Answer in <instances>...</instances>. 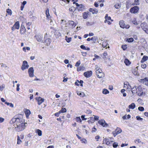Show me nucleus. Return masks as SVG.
Masks as SVG:
<instances>
[{
  "instance_id": "f03ea898",
  "label": "nucleus",
  "mask_w": 148,
  "mask_h": 148,
  "mask_svg": "<svg viewBox=\"0 0 148 148\" xmlns=\"http://www.w3.org/2000/svg\"><path fill=\"white\" fill-rule=\"evenodd\" d=\"M139 10V8L137 6H134V7L132 8L130 10V12L133 13H136L138 12Z\"/></svg>"
},
{
  "instance_id": "4d7b16f0",
  "label": "nucleus",
  "mask_w": 148,
  "mask_h": 148,
  "mask_svg": "<svg viewBox=\"0 0 148 148\" xmlns=\"http://www.w3.org/2000/svg\"><path fill=\"white\" fill-rule=\"evenodd\" d=\"M107 20H111V21H113V20H112L111 19V18L110 16H108L105 19V20L104 22L105 23H106V21H107Z\"/></svg>"
},
{
  "instance_id": "6ab92c4d",
  "label": "nucleus",
  "mask_w": 148,
  "mask_h": 148,
  "mask_svg": "<svg viewBox=\"0 0 148 148\" xmlns=\"http://www.w3.org/2000/svg\"><path fill=\"white\" fill-rule=\"evenodd\" d=\"M27 125V123H24L23 122L21 124L20 127H19V128H21L22 129H25V127H26Z\"/></svg>"
},
{
  "instance_id": "20e7f679",
  "label": "nucleus",
  "mask_w": 148,
  "mask_h": 148,
  "mask_svg": "<svg viewBox=\"0 0 148 148\" xmlns=\"http://www.w3.org/2000/svg\"><path fill=\"white\" fill-rule=\"evenodd\" d=\"M99 124L101 125L103 127H106L108 125V124L104 120L101 119L99 120L98 122Z\"/></svg>"
},
{
  "instance_id": "3c124183",
  "label": "nucleus",
  "mask_w": 148,
  "mask_h": 148,
  "mask_svg": "<svg viewBox=\"0 0 148 148\" xmlns=\"http://www.w3.org/2000/svg\"><path fill=\"white\" fill-rule=\"evenodd\" d=\"M136 118L137 120L140 121H142L143 120V119L140 117V116H136Z\"/></svg>"
},
{
  "instance_id": "37998d69",
  "label": "nucleus",
  "mask_w": 148,
  "mask_h": 148,
  "mask_svg": "<svg viewBox=\"0 0 148 148\" xmlns=\"http://www.w3.org/2000/svg\"><path fill=\"white\" fill-rule=\"evenodd\" d=\"M21 141L20 140V138L18 136H17V144H20L21 143Z\"/></svg>"
},
{
  "instance_id": "49530a36",
  "label": "nucleus",
  "mask_w": 148,
  "mask_h": 148,
  "mask_svg": "<svg viewBox=\"0 0 148 148\" xmlns=\"http://www.w3.org/2000/svg\"><path fill=\"white\" fill-rule=\"evenodd\" d=\"M76 119V121L77 122H81L82 121L80 116L77 117Z\"/></svg>"
},
{
  "instance_id": "473e14b6",
  "label": "nucleus",
  "mask_w": 148,
  "mask_h": 148,
  "mask_svg": "<svg viewBox=\"0 0 148 148\" xmlns=\"http://www.w3.org/2000/svg\"><path fill=\"white\" fill-rule=\"evenodd\" d=\"M134 40L132 38H130L126 39V41L129 42H132Z\"/></svg>"
},
{
  "instance_id": "f257e3e1",
  "label": "nucleus",
  "mask_w": 148,
  "mask_h": 148,
  "mask_svg": "<svg viewBox=\"0 0 148 148\" xmlns=\"http://www.w3.org/2000/svg\"><path fill=\"white\" fill-rule=\"evenodd\" d=\"M24 121V120L23 119V115L18 114L14 116L13 118L10 120V123L11 124H14L13 125L16 128L20 127L21 124Z\"/></svg>"
},
{
  "instance_id": "dca6fc26",
  "label": "nucleus",
  "mask_w": 148,
  "mask_h": 148,
  "mask_svg": "<svg viewBox=\"0 0 148 148\" xmlns=\"http://www.w3.org/2000/svg\"><path fill=\"white\" fill-rule=\"evenodd\" d=\"M85 69V67L84 66V65L82 64L79 67L77 68V71H78L81 70L83 71Z\"/></svg>"
},
{
  "instance_id": "de8ad7c7",
  "label": "nucleus",
  "mask_w": 148,
  "mask_h": 148,
  "mask_svg": "<svg viewBox=\"0 0 148 148\" xmlns=\"http://www.w3.org/2000/svg\"><path fill=\"white\" fill-rule=\"evenodd\" d=\"M34 72V70L33 67H31L29 68V69L28 70V73Z\"/></svg>"
},
{
  "instance_id": "a211bd4d",
  "label": "nucleus",
  "mask_w": 148,
  "mask_h": 148,
  "mask_svg": "<svg viewBox=\"0 0 148 148\" xmlns=\"http://www.w3.org/2000/svg\"><path fill=\"white\" fill-rule=\"evenodd\" d=\"M119 24L120 25V27L123 28H124L125 24L124 23V21L123 20H121L119 22Z\"/></svg>"
},
{
  "instance_id": "72a5a7b5",
  "label": "nucleus",
  "mask_w": 148,
  "mask_h": 148,
  "mask_svg": "<svg viewBox=\"0 0 148 148\" xmlns=\"http://www.w3.org/2000/svg\"><path fill=\"white\" fill-rule=\"evenodd\" d=\"M95 23L94 22H87L86 23V25L88 26H90L94 24Z\"/></svg>"
},
{
  "instance_id": "052dcab7",
  "label": "nucleus",
  "mask_w": 148,
  "mask_h": 148,
  "mask_svg": "<svg viewBox=\"0 0 148 148\" xmlns=\"http://www.w3.org/2000/svg\"><path fill=\"white\" fill-rule=\"evenodd\" d=\"M128 86H127L128 87L129 86L131 88L132 90H137V88L136 86H134L133 88H132L131 86L130 85H129V84H128Z\"/></svg>"
},
{
  "instance_id": "58836bf2",
  "label": "nucleus",
  "mask_w": 148,
  "mask_h": 148,
  "mask_svg": "<svg viewBox=\"0 0 148 148\" xmlns=\"http://www.w3.org/2000/svg\"><path fill=\"white\" fill-rule=\"evenodd\" d=\"M140 92V93L138 92V96H142L143 95H145V92H143V90Z\"/></svg>"
},
{
  "instance_id": "0e129e2a",
  "label": "nucleus",
  "mask_w": 148,
  "mask_h": 148,
  "mask_svg": "<svg viewBox=\"0 0 148 148\" xmlns=\"http://www.w3.org/2000/svg\"><path fill=\"white\" fill-rule=\"evenodd\" d=\"M85 115H82L81 116V118L82 119V120H87L86 118H85Z\"/></svg>"
},
{
  "instance_id": "2f4dec72",
  "label": "nucleus",
  "mask_w": 148,
  "mask_h": 148,
  "mask_svg": "<svg viewBox=\"0 0 148 148\" xmlns=\"http://www.w3.org/2000/svg\"><path fill=\"white\" fill-rule=\"evenodd\" d=\"M36 133L39 136H41L42 135V132L41 130H36Z\"/></svg>"
},
{
  "instance_id": "2eb2a0df",
  "label": "nucleus",
  "mask_w": 148,
  "mask_h": 148,
  "mask_svg": "<svg viewBox=\"0 0 148 148\" xmlns=\"http://www.w3.org/2000/svg\"><path fill=\"white\" fill-rule=\"evenodd\" d=\"M13 26L16 28V29H18L20 27L19 22L17 21L16 22Z\"/></svg>"
},
{
  "instance_id": "cd10ccee",
  "label": "nucleus",
  "mask_w": 148,
  "mask_h": 148,
  "mask_svg": "<svg viewBox=\"0 0 148 148\" xmlns=\"http://www.w3.org/2000/svg\"><path fill=\"white\" fill-rule=\"evenodd\" d=\"M138 71L137 69H133L132 71V73L135 75H138Z\"/></svg>"
},
{
  "instance_id": "6e6552de",
  "label": "nucleus",
  "mask_w": 148,
  "mask_h": 148,
  "mask_svg": "<svg viewBox=\"0 0 148 148\" xmlns=\"http://www.w3.org/2000/svg\"><path fill=\"white\" fill-rule=\"evenodd\" d=\"M36 99L38 101V105H40L44 101V99L43 98H42L40 97H36Z\"/></svg>"
},
{
  "instance_id": "8fccbe9b",
  "label": "nucleus",
  "mask_w": 148,
  "mask_h": 148,
  "mask_svg": "<svg viewBox=\"0 0 148 148\" xmlns=\"http://www.w3.org/2000/svg\"><path fill=\"white\" fill-rule=\"evenodd\" d=\"M77 82L80 84V86H83L82 84L83 83V81L82 80H80V81H79L78 80H76Z\"/></svg>"
},
{
  "instance_id": "423d86ee",
  "label": "nucleus",
  "mask_w": 148,
  "mask_h": 148,
  "mask_svg": "<svg viewBox=\"0 0 148 148\" xmlns=\"http://www.w3.org/2000/svg\"><path fill=\"white\" fill-rule=\"evenodd\" d=\"M68 23L70 28H73L76 25V24L73 21H68Z\"/></svg>"
},
{
  "instance_id": "9b49d317",
  "label": "nucleus",
  "mask_w": 148,
  "mask_h": 148,
  "mask_svg": "<svg viewBox=\"0 0 148 148\" xmlns=\"http://www.w3.org/2000/svg\"><path fill=\"white\" fill-rule=\"evenodd\" d=\"M26 30L24 26L22 25L20 28L21 34H24L26 32Z\"/></svg>"
},
{
  "instance_id": "e2e57ef3",
  "label": "nucleus",
  "mask_w": 148,
  "mask_h": 148,
  "mask_svg": "<svg viewBox=\"0 0 148 148\" xmlns=\"http://www.w3.org/2000/svg\"><path fill=\"white\" fill-rule=\"evenodd\" d=\"M102 71L100 69H99L98 70H97V71H96V74H98L99 73H102Z\"/></svg>"
},
{
  "instance_id": "ddd939ff",
  "label": "nucleus",
  "mask_w": 148,
  "mask_h": 148,
  "mask_svg": "<svg viewBox=\"0 0 148 148\" xmlns=\"http://www.w3.org/2000/svg\"><path fill=\"white\" fill-rule=\"evenodd\" d=\"M84 6L82 4H80V5L78 7H77V8L79 11L82 12L83 11L84 9Z\"/></svg>"
},
{
  "instance_id": "603ef678",
  "label": "nucleus",
  "mask_w": 148,
  "mask_h": 148,
  "mask_svg": "<svg viewBox=\"0 0 148 148\" xmlns=\"http://www.w3.org/2000/svg\"><path fill=\"white\" fill-rule=\"evenodd\" d=\"M80 140L82 143H84L85 144L86 143L87 141L84 138H83L82 139L81 138V139H80Z\"/></svg>"
},
{
  "instance_id": "bb28decb",
  "label": "nucleus",
  "mask_w": 148,
  "mask_h": 148,
  "mask_svg": "<svg viewBox=\"0 0 148 148\" xmlns=\"http://www.w3.org/2000/svg\"><path fill=\"white\" fill-rule=\"evenodd\" d=\"M134 142L135 143L138 144V143H141V144H143V143L142 142L141 140L137 138L135 140H134Z\"/></svg>"
},
{
  "instance_id": "5fc2aeb1",
  "label": "nucleus",
  "mask_w": 148,
  "mask_h": 148,
  "mask_svg": "<svg viewBox=\"0 0 148 148\" xmlns=\"http://www.w3.org/2000/svg\"><path fill=\"white\" fill-rule=\"evenodd\" d=\"M5 87V85L4 84H3L0 86V90L2 91Z\"/></svg>"
},
{
  "instance_id": "a19ab883",
  "label": "nucleus",
  "mask_w": 148,
  "mask_h": 148,
  "mask_svg": "<svg viewBox=\"0 0 148 148\" xmlns=\"http://www.w3.org/2000/svg\"><path fill=\"white\" fill-rule=\"evenodd\" d=\"M75 10V8L73 6L70 8L69 9V10L70 11L72 12H74Z\"/></svg>"
},
{
  "instance_id": "69168bd1",
  "label": "nucleus",
  "mask_w": 148,
  "mask_h": 148,
  "mask_svg": "<svg viewBox=\"0 0 148 148\" xmlns=\"http://www.w3.org/2000/svg\"><path fill=\"white\" fill-rule=\"evenodd\" d=\"M29 76L30 77H32L34 76V72L28 73Z\"/></svg>"
},
{
  "instance_id": "6e6d98bb",
  "label": "nucleus",
  "mask_w": 148,
  "mask_h": 148,
  "mask_svg": "<svg viewBox=\"0 0 148 148\" xmlns=\"http://www.w3.org/2000/svg\"><path fill=\"white\" fill-rule=\"evenodd\" d=\"M134 5H137L139 4V0H135L134 3Z\"/></svg>"
},
{
  "instance_id": "680f3d73",
  "label": "nucleus",
  "mask_w": 148,
  "mask_h": 148,
  "mask_svg": "<svg viewBox=\"0 0 148 148\" xmlns=\"http://www.w3.org/2000/svg\"><path fill=\"white\" fill-rule=\"evenodd\" d=\"M103 56L102 57V58L104 59L106 58V56L107 55V54L106 52H104L103 53Z\"/></svg>"
},
{
  "instance_id": "c9c22d12",
  "label": "nucleus",
  "mask_w": 148,
  "mask_h": 148,
  "mask_svg": "<svg viewBox=\"0 0 148 148\" xmlns=\"http://www.w3.org/2000/svg\"><path fill=\"white\" fill-rule=\"evenodd\" d=\"M60 113L66 112V110L65 108H62V109L59 111Z\"/></svg>"
},
{
  "instance_id": "bf43d9fd",
  "label": "nucleus",
  "mask_w": 148,
  "mask_h": 148,
  "mask_svg": "<svg viewBox=\"0 0 148 148\" xmlns=\"http://www.w3.org/2000/svg\"><path fill=\"white\" fill-rule=\"evenodd\" d=\"M127 45H122V46L121 47L123 50H125L127 48Z\"/></svg>"
},
{
  "instance_id": "774afa93",
  "label": "nucleus",
  "mask_w": 148,
  "mask_h": 148,
  "mask_svg": "<svg viewBox=\"0 0 148 148\" xmlns=\"http://www.w3.org/2000/svg\"><path fill=\"white\" fill-rule=\"evenodd\" d=\"M95 120L97 121L99 120V117L97 116H94V117L93 118Z\"/></svg>"
},
{
  "instance_id": "c85d7f7f",
  "label": "nucleus",
  "mask_w": 148,
  "mask_h": 148,
  "mask_svg": "<svg viewBox=\"0 0 148 148\" xmlns=\"http://www.w3.org/2000/svg\"><path fill=\"white\" fill-rule=\"evenodd\" d=\"M148 79L147 77H145L143 79H141L140 80V82H143L144 83V82H147L148 81Z\"/></svg>"
},
{
  "instance_id": "7c9ffc66",
  "label": "nucleus",
  "mask_w": 148,
  "mask_h": 148,
  "mask_svg": "<svg viewBox=\"0 0 148 148\" xmlns=\"http://www.w3.org/2000/svg\"><path fill=\"white\" fill-rule=\"evenodd\" d=\"M109 91L108 90L105 88L103 89V90L102 93L106 95L109 93Z\"/></svg>"
},
{
  "instance_id": "a878e982",
  "label": "nucleus",
  "mask_w": 148,
  "mask_h": 148,
  "mask_svg": "<svg viewBox=\"0 0 148 148\" xmlns=\"http://www.w3.org/2000/svg\"><path fill=\"white\" fill-rule=\"evenodd\" d=\"M89 123H92L94 122V120L93 117H91L90 118L89 120L88 121Z\"/></svg>"
},
{
  "instance_id": "ea45409f",
  "label": "nucleus",
  "mask_w": 148,
  "mask_h": 148,
  "mask_svg": "<svg viewBox=\"0 0 148 148\" xmlns=\"http://www.w3.org/2000/svg\"><path fill=\"white\" fill-rule=\"evenodd\" d=\"M97 37L96 36H93L90 38L91 40H92L94 42H95L96 40Z\"/></svg>"
},
{
  "instance_id": "39448f33",
  "label": "nucleus",
  "mask_w": 148,
  "mask_h": 148,
  "mask_svg": "<svg viewBox=\"0 0 148 148\" xmlns=\"http://www.w3.org/2000/svg\"><path fill=\"white\" fill-rule=\"evenodd\" d=\"M83 74L85 77L88 78L92 76V72L91 71H88L84 72Z\"/></svg>"
},
{
  "instance_id": "f704fd0d",
  "label": "nucleus",
  "mask_w": 148,
  "mask_h": 148,
  "mask_svg": "<svg viewBox=\"0 0 148 148\" xmlns=\"http://www.w3.org/2000/svg\"><path fill=\"white\" fill-rule=\"evenodd\" d=\"M6 12L8 13V14L11 16L12 14V11L10 9H8L6 10Z\"/></svg>"
},
{
  "instance_id": "0eeeda50",
  "label": "nucleus",
  "mask_w": 148,
  "mask_h": 148,
  "mask_svg": "<svg viewBox=\"0 0 148 148\" xmlns=\"http://www.w3.org/2000/svg\"><path fill=\"white\" fill-rule=\"evenodd\" d=\"M113 141H110L108 139L106 138L103 139V143H105L107 145L109 146H110V144Z\"/></svg>"
},
{
  "instance_id": "4468645a",
  "label": "nucleus",
  "mask_w": 148,
  "mask_h": 148,
  "mask_svg": "<svg viewBox=\"0 0 148 148\" xmlns=\"http://www.w3.org/2000/svg\"><path fill=\"white\" fill-rule=\"evenodd\" d=\"M116 130L113 131L112 132V134L114 137H115L116 135L122 132V130H118L117 131H116Z\"/></svg>"
},
{
  "instance_id": "393cba45",
  "label": "nucleus",
  "mask_w": 148,
  "mask_h": 148,
  "mask_svg": "<svg viewBox=\"0 0 148 148\" xmlns=\"http://www.w3.org/2000/svg\"><path fill=\"white\" fill-rule=\"evenodd\" d=\"M96 75L97 77L99 78H101L104 76V74L102 72L99 73Z\"/></svg>"
},
{
  "instance_id": "c03bdc74",
  "label": "nucleus",
  "mask_w": 148,
  "mask_h": 148,
  "mask_svg": "<svg viewBox=\"0 0 148 148\" xmlns=\"http://www.w3.org/2000/svg\"><path fill=\"white\" fill-rule=\"evenodd\" d=\"M77 94L81 97H83L85 96L83 92L81 93V92H78Z\"/></svg>"
},
{
  "instance_id": "4c0bfd02",
  "label": "nucleus",
  "mask_w": 148,
  "mask_h": 148,
  "mask_svg": "<svg viewBox=\"0 0 148 148\" xmlns=\"http://www.w3.org/2000/svg\"><path fill=\"white\" fill-rule=\"evenodd\" d=\"M71 37L68 38L66 36L65 37V40L68 42H69L71 41Z\"/></svg>"
},
{
  "instance_id": "c756f323",
  "label": "nucleus",
  "mask_w": 148,
  "mask_h": 148,
  "mask_svg": "<svg viewBox=\"0 0 148 148\" xmlns=\"http://www.w3.org/2000/svg\"><path fill=\"white\" fill-rule=\"evenodd\" d=\"M45 13L47 18H48V19H49L50 16L49 13V10L48 9L46 10Z\"/></svg>"
},
{
  "instance_id": "1a4fd4ad",
  "label": "nucleus",
  "mask_w": 148,
  "mask_h": 148,
  "mask_svg": "<svg viewBox=\"0 0 148 148\" xmlns=\"http://www.w3.org/2000/svg\"><path fill=\"white\" fill-rule=\"evenodd\" d=\"M89 12H92L93 14H96L98 12V10L95 8H90L89 9Z\"/></svg>"
},
{
  "instance_id": "7ed1b4c3",
  "label": "nucleus",
  "mask_w": 148,
  "mask_h": 148,
  "mask_svg": "<svg viewBox=\"0 0 148 148\" xmlns=\"http://www.w3.org/2000/svg\"><path fill=\"white\" fill-rule=\"evenodd\" d=\"M29 67L27 61L24 60L23 61L22 66L21 67V69L24 71V70L27 69Z\"/></svg>"
},
{
  "instance_id": "b1692460",
  "label": "nucleus",
  "mask_w": 148,
  "mask_h": 148,
  "mask_svg": "<svg viewBox=\"0 0 148 148\" xmlns=\"http://www.w3.org/2000/svg\"><path fill=\"white\" fill-rule=\"evenodd\" d=\"M124 62L126 65H129L131 63V62L127 59H125Z\"/></svg>"
},
{
  "instance_id": "9d476101",
  "label": "nucleus",
  "mask_w": 148,
  "mask_h": 148,
  "mask_svg": "<svg viewBox=\"0 0 148 148\" xmlns=\"http://www.w3.org/2000/svg\"><path fill=\"white\" fill-rule=\"evenodd\" d=\"M42 42L46 43V45L47 46H48L50 44L51 39L49 38H47L46 39L45 38L44 40H43V42Z\"/></svg>"
},
{
  "instance_id": "864d4df0",
  "label": "nucleus",
  "mask_w": 148,
  "mask_h": 148,
  "mask_svg": "<svg viewBox=\"0 0 148 148\" xmlns=\"http://www.w3.org/2000/svg\"><path fill=\"white\" fill-rule=\"evenodd\" d=\"M113 147L114 148H116L118 146V143L116 142H114L112 145Z\"/></svg>"
},
{
  "instance_id": "4be33fe9",
  "label": "nucleus",
  "mask_w": 148,
  "mask_h": 148,
  "mask_svg": "<svg viewBox=\"0 0 148 148\" xmlns=\"http://www.w3.org/2000/svg\"><path fill=\"white\" fill-rule=\"evenodd\" d=\"M136 107L135 104L134 103H132L130 105L128 106L129 109H133Z\"/></svg>"
},
{
  "instance_id": "09e8293b",
  "label": "nucleus",
  "mask_w": 148,
  "mask_h": 148,
  "mask_svg": "<svg viewBox=\"0 0 148 148\" xmlns=\"http://www.w3.org/2000/svg\"><path fill=\"white\" fill-rule=\"evenodd\" d=\"M138 110L140 111H143L144 110V108L142 106H140L138 107Z\"/></svg>"
},
{
  "instance_id": "e433bc0d",
  "label": "nucleus",
  "mask_w": 148,
  "mask_h": 148,
  "mask_svg": "<svg viewBox=\"0 0 148 148\" xmlns=\"http://www.w3.org/2000/svg\"><path fill=\"white\" fill-rule=\"evenodd\" d=\"M121 5V4L120 3H118L115 4L114 6L116 9H118L120 8Z\"/></svg>"
},
{
  "instance_id": "5701e85b",
  "label": "nucleus",
  "mask_w": 148,
  "mask_h": 148,
  "mask_svg": "<svg viewBox=\"0 0 148 148\" xmlns=\"http://www.w3.org/2000/svg\"><path fill=\"white\" fill-rule=\"evenodd\" d=\"M89 13V12L88 13L84 12L83 13L82 16L84 19H86L87 18Z\"/></svg>"
},
{
  "instance_id": "aec40b11",
  "label": "nucleus",
  "mask_w": 148,
  "mask_h": 148,
  "mask_svg": "<svg viewBox=\"0 0 148 148\" xmlns=\"http://www.w3.org/2000/svg\"><path fill=\"white\" fill-rule=\"evenodd\" d=\"M148 59V57L147 56H144L141 61V62L143 63Z\"/></svg>"
},
{
  "instance_id": "79ce46f5",
  "label": "nucleus",
  "mask_w": 148,
  "mask_h": 148,
  "mask_svg": "<svg viewBox=\"0 0 148 148\" xmlns=\"http://www.w3.org/2000/svg\"><path fill=\"white\" fill-rule=\"evenodd\" d=\"M133 23L135 25H138V23H137V21L136 20V19L135 18H134V20L132 21Z\"/></svg>"
},
{
  "instance_id": "412c9836",
  "label": "nucleus",
  "mask_w": 148,
  "mask_h": 148,
  "mask_svg": "<svg viewBox=\"0 0 148 148\" xmlns=\"http://www.w3.org/2000/svg\"><path fill=\"white\" fill-rule=\"evenodd\" d=\"M31 113L30 111L29 110L27 109L26 111L25 112V114L26 115V117L27 118L29 117V116Z\"/></svg>"
},
{
  "instance_id": "13d9d810",
  "label": "nucleus",
  "mask_w": 148,
  "mask_h": 148,
  "mask_svg": "<svg viewBox=\"0 0 148 148\" xmlns=\"http://www.w3.org/2000/svg\"><path fill=\"white\" fill-rule=\"evenodd\" d=\"M80 63H81L80 61V60H79L75 64V66L78 67L80 64Z\"/></svg>"
},
{
  "instance_id": "f3484780",
  "label": "nucleus",
  "mask_w": 148,
  "mask_h": 148,
  "mask_svg": "<svg viewBox=\"0 0 148 148\" xmlns=\"http://www.w3.org/2000/svg\"><path fill=\"white\" fill-rule=\"evenodd\" d=\"M143 24H141V27L143 30L147 34H148V26H145V27H143L142 26Z\"/></svg>"
},
{
  "instance_id": "f8f14e48",
  "label": "nucleus",
  "mask_w": 148,
  "mask_h": 148,
  "mask_svg": "<svg viewBox=\"0 0 148 148\" xmlns=\"http://www.w3.org/2000/svg\"><path fill=\"white\" fill-rule=\"evenodd\" d=\"M34 37L36 38L38 42H42L43 40H42V38L41 36L38 35H36Z\"/></svg>"
},
{
  "instance_id": "a18cd8bd",
  "label": "nucleus",
  "mask_w": 148,
  "mask_h": 148,
  "mask_svg": "<svg viewBox=\"0 0 148 148\" xmlns=\"http://www.w3.org/2000/svg\"><path fill=\"white\" fill-rule=\"evenodd\" d=\"M137 89H138V92H141L143 90V89H142V87L141 86H139Z\"/></svg>"
},
{
  "instance_id": "338daca9",
  "label": "nucleus",
  "mask_w": 148,
  "mask_h": 148,
  "mask_svg": "<svg viewBox=\"0 0 148 148\" xmlns=\"http://www.w3.org/2000/svg\"><path fill=\"white\" fill-rule=\"evenodd\" d=\"M20 86V84H17V85H16V91H19V86Z\"/></svg>"
}]
</instances>
